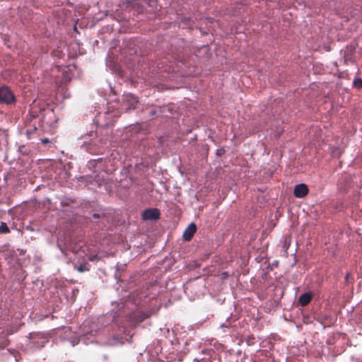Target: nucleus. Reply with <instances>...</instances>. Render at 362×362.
<instances>
[{
    "label": "nucleus",
    "mask_w": 362,
    "mask_h": 362,
    "mask_svg": "<svg viewBox=\"0 0 362 362\" xmlns=\"http://www.w3.org/2000/svg\"><path fill=\"white\" fill-rule=\"evenodd\" d=\"M160 211L156 208H150L144 210L141 214L144 221H157L160 218Z\"/></svg>",
    "instance_id": "1"
},
{
    "label": "nucleus",
    "mask_w": 362,
    "mask_h": 362,
    "mask_svg": "<svg viewBox=\"0 0 362 362\" xmlns=\"http://www.w3.org/2000/svg\"><path fill=\"white\" fill-rule=\"evenodd\" d=\"M123 107L125 110L134 109L138 103V99L132 93H129L124 95Z\"/></svg>",
    "instance_id": "2"
},
{
    "label": "nucleus",
    "mask_w": 362,
    "mask_h": 362,
    "mask_svg": "<svg viewBox=\"0 0 362 362\" xmlns=\"http://www.w3.org/2000/svg\"><path fill=\"white\" fill-rule=\"evenodd\" d=\"M309 189L305 184L297 185L293 191V194L297 198H303L308 194Z\"/></svg>",
    "instance_id": "3"
},
{
    "label": "nucleus",
    "mask_w": 362,
    "mask_h": 362,
    "mask_svg": "<svg viewBox=\"0 0 362 362\" xmlns=\"http://www.w3.org/2000/svg\"><path fill=\"white\" fill-rule=\"evenodd\" d=\"M15 102L16 99L13 92H0V103L9 105Z\"/></svg>",
    "instance_id": "4"
},
{
    "label": "nucleus",
    "mask_w": 362,
    "mask_h": 362,
    "mask_svg": "<svg viewBox=\"0 0 362 362\" xmlns=\"http://www.w3.org/2000/svg\"><path fill=\"white\" fill-rule=\"evenodd\" d=\"M197 231L196 224L191 223L187 228L184 230L182 238L186 241H189L193 238L194 233Z\"/></svg>",
    "instance_id": "5"
},
{
    "label": "nucleus",
    "mask_w": 362,
    "mask_h": 362,
    "mask_svg": "<svg viewBox=\"0 0 362 362\" xmlns=\"http://www.w3.org/2000/svg\"><path fill=\"white\" fill-rule=\"evenodd\" d=\"M312 299L311 293H304L301 294L298 298V303L301 306H306L310 303Z\"/></svg>",
    "instance_id": "6"
},
{
    "label": "nucleus",
    "mask_w": 362,
    "mask_h": 362,
    "mask_svg": "<svg viewBox=\"0 0 362 362\" xmlns=\"http://www.w3.org/2000/svg\"><path fill=\"white\" fill-rule=\"evenodd\" d=\"M75 268L77 269L79 272H83L89 271V265L87 263L81 264L78 266H75Z\"/></svg>",
    "instance_id": "7"
},
{
    "label": "nucleus",
    "mask_w": 362,
    "mask_h": 362,
    "mask_svg": "<svg viewBox=\"0 0 362 362\" xmlns=\"http://www.w3.org/2000/svg\"><path fill=\"white\" fill-rule=\"evenodd\" d=\"M353 87L356 89L362 88V79L361 78H356L353 81Z\"/></svg>",
    "instance_id": "8"
},
{
    "label": "nucleus",
    "mask_w": 362,
    "mask_h": 362,
    "mask_svg": "<svg viewBox=\"0 0 362 362\" xmlns=\"http://www.w3.org/2000/svg\"><path fill=\"white\" fill-rule=\"evenodd\" d=\"M10 231L6 223L2 222L0 225V233H7Z\"/></svg>",
    "instance_id": "9"
},
{
    "label": "nucleus",
    "mask_w": 362,
    "mask_h": 362,
    "mask_svg": "<svg viewBox=\"0 0 362 362\" xmlns=\"http://www.w3.org/2000/svg\"><path fill=\"white\" fill-rule=\"evenodd\" d=\"M9 343L8 339H4L0 341V349L6 347Z\"/></svg>",
    "instance_id": "10"
},
{
    "label": "nucleus",
    "mask_w": 362,
    "mask_h": 362,
    "mask_svg": "<svg viewBox=\"0 0 362 362\" xmlns=\"http://www.w3.org/2000/svg\"><path fill=\"white\" fill-rule=\"evenodd\" d=\"M334 320L335 319H334L332 317H325L324 323L327 325H332L334 322Z\"/></svg>",
    "instance_id": "11"
},
{
    "label": "nucleus",
    "mask_w": 362,
    "mask_h": 362,
    "mask_svg": "<svg viewBox=\"0 0 362 362\" xmlns=\"http://www.w3.org/2000/svg\"><path fill=\"white\" fill-rule=\"evenodd\" d=\"M35 338H41V334H31L30 339L32 340H33Z\"/></svg>",
    "instance_id": "12"
},
{
    "label": "nucleus",
    "mask_w": 362,
    "mask_h": 362,
    "mask_svg": "<svg viewBox=\"0 0 362 362\" xmlns=\"http://www.w3.org/2000/svg\"><path fill=\"white\" fill-rule=\"evenodd\" d=\"M1 90H9V88L7 86H1L0 91H1Z\"/></svg>",
    "instance_id": "13"
},
{
    "label": "nucleus",
    "mask_w": 362,
    "mask_h": 362,
    "mask_svg": "<svg viewBox=\"0 0 362 362\" xmlns=\"http://www.w3.org/2000/svg\"><path fill=\"white\" fill-rule=\"evenodd\" d=\"M42 142L43 144H47V143H49V139H42Z\"/></svg>",
    "instance_id": "14"
},
{
    "label": "nucleus",
    "mask_w": 362,
    "mask_h": 362,
    "mask_svg": "<svg viewBox=\"0 0 362 362\" xmlns=\"http://www.w3.org/2000/svg\"><path fill=\"white\" fill-rule=\"evenodd\" d=\"M350 275H351V274H350V273H347V274H346V276H345V279H346V281H348L349 277V276H350Z\"/></svg>",
    "instance_id": "15"
},
{
    "label": "nucleus",
    "mask_w": 362,
    "mask_h": 362,
    "mask_svg": "<svg viewBox=\"0 0 362 362\" xmlns=\"http://www.w3.org/2000/svg\"><path fill=\"white\" fill-rule=\"evenodd\" d=\"M146 1H147V3L148 4V5H149L150 6H153V4H151V0H146Z\"/></svg>",
    "instance_id": "16"
},
{
    "label": "nucleus",
    "mask_w": 362,
    "mask_h": 362,
    "mask_svg": "<svg viewBox=\"0 0 362 362\" xmlns=\"http://www.w3.org/2000/svg\"><path fill=\"white\" fill-rule=\"evenodd\" d=\"M93 217H94V218H98V217H99V215L95 214H94V215H93Z\"/></svg>",
    "instance_id": "17"
},
{
    "label": "nucleus",
    "mask_w": 362,
    "mask_h": 362,
    "mask_svg": "<svg viewBox=\"0 0 362 362\" xmlns=\"http://www.w3.org/2000/svg\"><path fill=\"white\" fill-rule=\"evenodd\" d=\"M144 319V317H141L139 319V322H141Z\"/></svg>",
    "instance_id": "18"
},
{
    "label": "nucleus",
    "mask_w": 362,
    "mask_h": 362,
    "mask_svg": "<svg viewBox=\"0 0 362 362\" xmlns=\"http://www.w3.org/2000/svg\"><path fill=\"white\" fill-rule=\"evenodd\" d=\"M150 112H151V114L152 115H153L155 114V112H154L153 110L151 111Z\"/></svg>",
    "instance_id": "19"
}]
</instances>
